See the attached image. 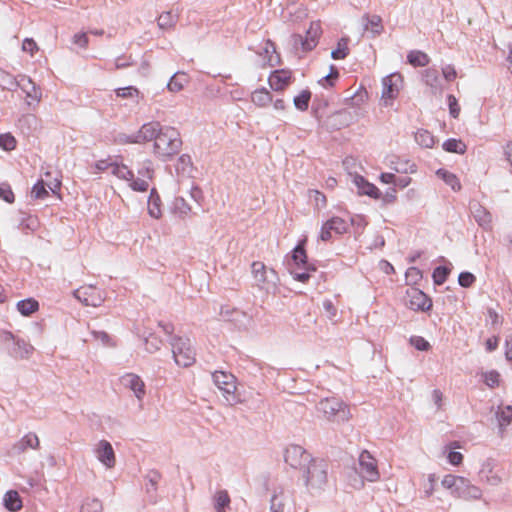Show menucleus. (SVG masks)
I'll return each instance as SVG.
<instances>
[{
	"label": "nucleus",
	"instance_id": "obj_37",
	"mask_svg": "<svg viewBox=\"0 0 512 512\" xmlns=\"http://www.w3.org/2000/svg\"><path fill=\"white\" fill-rule=\"evenodd\" d=\"M436 175L441 178L448 186H450L453 191H459L461 189V184L458 177L448 170L440 168L436 171Z\"/></svg>",
	"mask_w": 512,
	"mask_h": 512
},
{
	"label": "nucleus",
	"instance_id": "obj_31",
	"mask_svg": "<svg viewBox=\"0 0 512 512\" xmlns=\"http://www.w3.org/2000/svg\"><path fill=\"white\" fill-rule=\"evenodd\" d=\"M304 242L305 240L294 248L292 259L295 265H297L299 268L315 271L316 267L307 261V255L303 245Z\"/></svg>",
	"mask_w": 512,
	"mask_h": 512
},
{
	"label": "nucleus",
	"instance_id": "obj_33",
	"mask_svg": "<svg viewBox=\"0 0 512 512\" xmlns=\"http://www.w3.org/2000/svg\"><path fill=\"white\" fill-rule=\"evenodd\" d=\"M189 78L184 72H176L167 83V89L172 93L180 92L188 84Z\"/></svg>",
	"mask_w": 512,
	"mask_h": 512
},
{
	"label": "nucleus",
	"instance_id": "obj_4",
	"mask_svg": "<svg viewBox=\"0 0 512 512\" xmlns=\"http://www.w3.org/2000/svg\"><path fill=\"white\" fill-rule=\"evenodd\" d=\"M251 274L254 285L267 294H275L278 290L279 277L273 268H268L261 261L251 264Z\"/></svg>",
	"mask_w": 512,
	"mask_h": 512
},
{
	"label": "nucleus",
	"instance_id": "obj_10",
	"mask_svg": "<svg viewBox=\"0 0 512 512\" xmlns=\"http://www.w3.org/2000/svg\"><path fill=\"white\" fill-rule=\"evenodd\" d=\"M74 297L85 306L98 307L104 300V293L93 285H86L73 292Z\"/></svg>",
	"mask_w": 512,
	"mask_h": 512
},
{
	"label": "nucleus",
	"instance_id": "obj_26",
	"mask_svg": "<svg viewBox=\"0 0 512 512\" xmlns=\"http://www.w3.org/2000/svg\"><path fill=\"white\" fill-rule=\"evenodd\" d=\"M472 214L475 221L483 229L490 230L492 228V215L485 207L480 204L473 205Z\"/></svg>",
	"mask_w": 512,
	"mask_h": 512
},
{
	"label": "nucleus",
	"instance_id": "obj_54",
	"mask_svg": "<svg viewBox=\"0 0 512 512\" xmlns=\"http://www.w3.org/2000/svg\"><path fill=\"white\" fill-rule=\"evenodd\" d=\"M0 147L6 151H11V150L15 149V147H16L15 138L9 133L1 134L0 135Z\"/></svg>",
	"mask_w": 512,
	"mask_h": 512
},
{
	"label": "nucleus",
	"instance_id": "obj_38",
	"mask_svg": "<svg viewBox=\"0 0 512 512\" xmlns=\"http://www.w3.org/2000/svg\"><path fill=\"white\" fill-rule=\"evenodd\" d=\"M408 62L414 67H425L429 64V56L419 50H412L407 55Z\"/></svg>",
	"mask_w": 512,
	"mask_h": 512
},
{
	"label": "nucleus",
	"instance_id": "obj_28",
	"mask_svg": "<svg viewBox=\"0 0 512 512\" xmlns=\"http://www.w3.org/2000/svg\"><path fill=\"white\" fill-rule=\"evenodd\" d=\"M422 79L424 83L431 88L433 94L442 92V84L437 69H425L422 73Z\"/></svg>",
	"mask_w": 512,
	"mask_h": 512
},
{
	"label": "nucleus",
	"instance_id": "obj_13",
	"mask_svg": "<svg viewBox=\"0 0 512 512\" xmlns=\"http://www.w3.org/2000/svg\"><path fill=\"white\" fill-rule=\"evenodd\" d=\"M349 229V223L345 219L334 216L324 222L321 226L320 233H319V239L321 241H329L332 238V233L341 235L348 231Z\"/></svg>",
	"mask_w": 512,
	"mask_h": 512
},
{
	"label": "nucleus",
	"instance_id": "obj_64",
	"mask_svg": "<svg viewBox=\"0 0 512 512\" xmlns=\"http://www.w3.org/2000/svg\"><path fill=\"white\" fill-rule=\"evenodd\" d=\"M442 74L445 80L447 81H453L457 77V72L453 65H445L442 68Z\"/></svg>",
	"mask_w": 512,
	"mask_h": 512
},
{
	"label": "nucleus",
	"instance_id": "obj_50",
	"mask_svg": "<svg viewBox=\"0 0 512 512\" xmlns=\"http://www.w3.org/2000/svg\"><path fill=\"white\" fill-rule=\"evenodd\" d=\"M450 273V270L445 266H438L432 273L433 282L436 285H442Z\"/></svg>",
	"mask_w": 512,
	"mask_h": 512
},
{
	"label": "nucleus",
	"instance_id": "obj_3",
	"mask_svg": "<svg viewBox=\"0 0 512 512\" xmlns=\"http://www.w3.org/2000/svg\"><path fill=\"white\" fill-rule=\"evenodd\" d=\"M441 485L456 498L479 500L482 497V490L463 476L447 474L443 477Z\"/></svg>",
	"mask_w": 512,
	"mask_h": 512
},
{
	"label": "nucleus",
	"instance_id": "obj_56",
	"mask_svg": "<svg viewBox=\"0 0 512 512\" xmlns=\"http://www.w3.org/2000/svg\"><path fill=\"white\" fill-rule=\"evenodd\" d=\"M338 76H339L338 70L332 65L330 67V73L328 75L324 76L323 78H321L319 80V83L325 88L332 87L334 85L333 80L337 79Z\"/></svg>",
	"mask_w": 512,
	"mask_h": 512
},
{
	"label": "nucleus",
	"instance_id": "obj_45",
	"mask_svg": "<svg viewBox=\"0 0 512 512\" xmlns=\"http://www.w3.org/2000/svg\"><path fill=\"white\" fill-rule=\"evenodd\" d=\"M310 98L311 92L309 90H303L299 95L294 97V106L300 111H306L309 106Z\"/></svg>",
	"mask_w": 512,
	"mask_h": 512
},
{
	"label": "nucleus",
	"instance_id": "obj_17",
	"mask_svg": "<svg viewBox=\"0 0 512 512\" xmlns=\"http://www.w3.org/2000/svg\"><path fill=\"white\" fill-rule=\"evenodd\" d=\"M290 492L282 486H276L271 490L268 512H284L285 506L290 502Z\"/></svg>",
	"mask_w": 512,
	"mask_h": 512
},
{
	"label": "nucleus",
	"instance_id": "obj_22",
	"mask_svg": "<svg viewBox=\"0 0 512 512\" xmlns=\"http://www.w3.org/2000/svg\"><path fill=\"white\" fill-rule=\"evenodd\" d=\"M149 126L143 124L140 129L133 134H120L117 137V142L120 144H141L147 142V138L151 137Z\"/></svg>",
	"mask_w": 512,
	"mask_h": 512
},
{
	"label": "nucleus",
	"instance_id": "obj_51",
	"mask_svg": "<svg viewBox=\"0 0 512 512\" xmlns=\"http://www.w3.org/2000/svg\"><path fill=\"white\" fill-rule=\"evenodd\" d=\"M80 512H102V503L98 499H87Z\"/></svg>",
	"mask_w": 512,
	"mask_h": 512
},
{
	"label": "nucleus",
	"instance_id": "obj_1",
	"mask_svg": "<svg viewBox=\"0 0 512 512\" xmlns=\"http://www.w3.org/2000/svg\"><path fill=\"white\" fill-rule=\"evenodd\" d=\"M152 130L147 142L154 140L153 153L163 161L177 154L182 146L180 133L171 126H163L157 121L146 123Z\"/></svg>",
	"mask_w": 512,
	"mask_h": 512
},
{
	"label": "nucleus",
	"instance_id": "obj_27",
	"mask_svg": "<svg viewBox=\"0 0 512 512\" xmlns=\"http://www.w3.org/2000/svg\"><path fill=\"white\" fill-rule=\"evenodd\" d=\"M290 79L291 72L286 70H275L269 76V84L273 90L280 91L290 83Z\"/></svg>",
	"mask_w": 512,
	"mask_h": 512
},
{
	"label": "nucleus",
	"instance_id": "obj_59",
	"mask_svg": "<svg viewBox=\"0 0 512 512\" xmlns=\"http://www.w3.org/2000/svg\"><path fill=\"white\" fill-rule=\"evenodd\" d=\"M410 343L419 351H427L430 348L429 342L421 336H412Z\"/></svg>",
	"mask_w": 512,
	"mask_h": 512
},
{
	"label": "nucleus",
	"instance_id": "obj_18",
	"mask_svg": "<svg viewBox=\"0 0 512 512\" xmlns=\"http://www.w3.org/2000/svg\"><path fill=\"white\" fill-rule=\"evenodd\" d=\"M408 306L414 311H426L432 306L431 299L421 290L410 288L407 290Z\"/></svg>",
	"mask_w": 512,
	"mask_h": 512
},
{
	"label": "nucleus",
	"instance_id": "obj_47",
	"mask_svg": "<svg viewBox=\"0 0 512 512\" xmlns=\"http://www.w3.org/2000/svg\"><path fill=\"white\" fill-rule=\"evenodd\" d=\"M184 189H186L189 192L191 198L196 203H198L199 205L201 204L202 198H203L202 191L197 186L194 185L193 181L190 178L186 179V182H185L181 192H183Z\"/></svg>",
	"mask_w": 512,
	"mask_h": 512
},
{
	"label": "nucleus",
	"instance_id": "obj_57",
	"mask_svg": "<svg viewBox=\"0 0 512 512\" xmlns=\"http://www.w3.org/2000/svg\"><path fill=\"white\" fill-rule=\"evenodd\" d=\"M499 381L500 374L495 370L488 371L484 374V382L490 388L497 387L499 385Z\"/></svg>",
	"mask_w": 512,
	"mask_h": 512
},
{
	"label": "nucleus",
	"instance_id": "obj_60",
	"mask_svg": "<svg viewBox=\"0 0 512 512\" xmlns=\"http://www.w3.org/2000/svg\"><path fill=\"white\" fill-rule=\"evenodd\" d=\"M0 198H2L7 203L14 202V194L12 192L10 185H8L7 183L0 184Z\"/></svg>",
	"mask_w": 512,
	"mask_h": 512
},
{
	"label": "nucleus",
	"instance_id": "obj_42",
	"mask_svg": "<svg viewBox=\"0 0 512 512\" xmlns=\"http://www.w3.org/2000/svg\"><path fill=\"white\" fill-rule=\"evenodd\" d=\"M271 100V94L265 88L257 89L252 93V101L258 106H266Z\"/></svg>",
	"mask_w": 512,
	"mask_h": 512
},
{
	"label": "nucleus",
	"instance_id": "obj_14",
	"mask_svg": "<svg viewBox=\"0 0 512 512\" xmlns=\"http://www.w3.org/2000/svg\"><path fill=\"white\" fill-rule=\"evenodd\" d=\"M401 83L402 77L399 73H392L383 78L382 99L386 106L397 97Z\"/></svg>",
	"mask_w": 512,
	"mask_h": 512
},
{
	"label": "nucleus",
	"instance_id": "obj_34",
	"mask_svg": "<svg viewBox=\"0 0 512 512\" xmlns=\"http://www.w3.org/2000/svg\"><path fill=\"white\" fill-rule=\"evenodd\" d=\"M495 415L498 421L499 430L503 433L505 428L512 422V405L498 407Z\"/></svg>",
	"mask_w": 512,
	"mask_h": 512
},
{
	"label": "nucleus",
	"instance_id": "obj_63",
	"mask_svg": "<svg viewBox=\"0 0 512 512\" xmlns=\"http://www.w3.org/2000/svg\"><path fill=\"white\" fill-rule=\"evenodd\" d=\"M447 100H448L450 115L453 118H457L460 113V107L457 103L456 97L454 95H448Z\"/></svg>",
	"mask_w": 512,
	"mask_h": 512
},
{
	"label": "nucleus",
	"instance_id": "obj_8",
	"mask_svg": "<svg viewBox=\"0 0 512 512\" xmlns=\"http://www.w3.org/2000/svg\"><path fill=\"white\" fill-rule=\"evenodd\" d=\"M321 34L322 28L320 21H312L304 38L300 34L292 35L293 45H300L304 52L311 51L317 46Z\"/></svg>",
	"mask_w": 512,
	"mask_h": 512
},
{
	"label": "nucleus",
	"instance_id": "obj_44",
	"mask_svg": "<svg viewBox=\"0 0 512 512\" xmlns=\"http://www.w3.org/2000/svg\"><path fill=\"white\" fill-rule=\"evenodd\" d=\"M173 212L180 217H185L191 212V207L182 196H177L173 201Z\"/></svg>",
	"mask_w": 512,
	"mask_h": 512
},
{
	"label": "nucleus",
	"instance_id": "obj_5",
	"mask_svg": "<svg viewBox=\"0 0 512 512\" xmlns=\"http://www.w3.org/2000/svg\"><path fill=\"white\" fill-rule=\"evenodd\" d=\"M316 409L325 419L333 422H345L351 416L348 406L342 400L335 397H327L320 400Z\"/></svg>",
	"mask_w": 512,
	"mask_h": 512
},
{
	"label": "nucleus",
	"instance_id": "obj_49",
	"mask_svg": "<svg viewBox=\"0 0 512 512\" xmlns=\"http://www.w3.org/2000/svg\"><path fill=\"white\" fill-rule=\"evenodd\" d=\"M91 335L95 341L99 342L104 347L115 346L113 339L105 331L92 330Z\"/></svg>",
	"mask_w": 512,
	"mask_h": 512
},
{
	"label": "nucleus",
	"instance_id": "obj_55",
	"mask_svg": "<svg viewBox=\"0 0 512 512\" xmlns=\"http://www.w3.org/2000/svg\"><path fill=\"white\" fill-rule=\"evenodd\" d=\"M161 344L162 341L154 335H150L145 339V349L149 353H154L158 351L160 349Z\"/></svg>",
	"mask_w": 512,
	"mask_h": 512
},
{
	"label": "nucleus",
	"instance_id": "obj_9",
	"mask_svg": "<svg viewBox=\"0 0 512 512\" xmlns=\"http://www.w3.org/2000/svg\"><path fill=\"white\" fill-rule=\"evenodd\" d=\"M359 475L362 479L369 482H376L380 479V472L378 470V462L372 454L363 450L358 457Z\"/></svg>",
	"mask_w": 512,
	"mask_h": 512
},
{
	"label": "nucleus",
	"instance_id": "obj_2",
	"mask_svg": "<svg viewBox=\"0 0 512 512\" xmlns=\"http://www.w3.org/2000/svg\"><path fill=\"white\" fill-rule=\"evenodd\" d=\"M300 479L311 495L319 494L328 482V465L318 458H312L303 469L300 470Z\"/></svg>",
	"mask_w": 512,
	"mask_h": 512
},
{
	"label": "nucleus",
	"instance_id": "obj_43",
	"mask_svg": "<svg viewBox=\"0 0 512 512\" xmlns=\"http://www.w3.org/2000/svg\"><path fill=\"white\" fill-rule=\"evenodd\" d=\"M176 22L177 17L170 11L162 13L157 19L158 27L164 30L173 28Z\"/></svg>",
	"mask_w": 512,
	"mask_h": 512
},
{
	"label": "nucleus",
	"instance_id": "obj_48",
	"mask_svg": "<svg viewBox=\"0 0 512 512\" xmlns=\"http://www.w3.org/2000/svg\"><path fill=\"white\" fill-rule=\"evenodd\" d=\"M115 92L118 97L134 99L136 102L142 97L140 91L134 86L118 88Z\"/></svg>",
	"mask_w": 512,
	"mask_h": 512
},
{
	"label": "nucleus",
	"instance_id": "obj_23",
	"mask_svg": "<svg viewBox=\"0 0 512 512\" xmlns=\"http://www.w3.org/2000/svg\"><path fill=\"white\" fill-rule=\"evenodd\" d=\"M243 401V395L237 387V380L233 374L226 373V404L235 405Z\"/></svg>",
	"mask_w": 512,
	"mask_h": 512
},
{
	"label": "nucleus",
	"instance_id": "obj_6",
	"mask_svg": "<svg viewBox=\"0 0 512 512\" xmlns=\"http://www.w3.org/2000/svg\"><path fill=\"white\" fill-rule=\"evenodd\" d=\"M171 347L176 365L187 368L195 363L196 353L189 338L174 337Z\"/></svg>",
	"mask_w": 512,
	"mask_h": 512
},
{
	"label": "nucleus",
	"instance_id": "obj_24",
	"mask_svg": "<svg viewBox=\"0 0 512 512\" xmlns=\"http://www.w3.org/2000/svg\"><path fill=\"white\" fill-rule=\"evenodd\" d=\"M4 340L15 341V348L12 351V355L16 358H28L34 350L33 346L27 343L26 341L20 339L15 340V337L11 332L4 333Z\"/></svg>",
	"mask_w": 512,
	"mask_h": 512
},
{
	"label": "nucleus",
	"instance_id": "obj_30",
	"mask_svg": "<svg viewBox=\"0 0 512 512\" xmlns=\"http://www.w3.org/2000/svg\"><path fill=\"white\" fill-rule=\"evenodd\" d=\"M40 441L38 436L35 433L29 432L25 434L17 443H15L13 449L17 453H23L27 449H37L39 448Z\"/></svg>",
	"mask_w": 512,
	"mask_h": 512
},
{
	"label": "nucleus",
	"instance_id": "obj_39",
	"mask_svg": "<svg viewBox=\"0 0 512 512\" xmlns=\"http://www.w3.org/2000/svg\"><path fill=\"white\" fill-rule=\"evenodd\" d=\"M442 147L447 152L457 154H464L467 150L466 144L462 140L455 138L447 139Z\"/></svg>",
	"mask_w": 512,
	"mask_h": 512
},
{
	"label": "nucleus",
	"instance_id": "obj_52",
	"mask_svg": "<svg viewBox=\"0 0 512 512\" xmlns=\"http://www.w3.org/2000/svg\"><path fill=\"white\" fill-rule=\"evenodd\" d=\"M138 178L145 179L148 183L154 176V169L151 161L147 160L143 163V166L138 170Z\"/></svg>",
	"mask_w": 512,
	"mask_h": 512
},
{
	"label": "nucleus",
	"instance_id": "obj_11",
	"mask_svg": "<svg viewBox=\"0 0 512 512\" xmlns=\"http://www.w3.org/2000/svg\"><path fill=\"white\" fill-rule=\"evenodd\" d=\"M312 458L300 445H290L285 449L284 460L293 469L300 471Z\"/></svg>",
	"mask_w": 512,
	"mask_h": 512
},
{
	"label": "nucleus",
	"instance_id": "obj_20",
	"mask_svg": "<svg viewBox=\"0 0 512 512\" xmlns=\"http://www.w3.org/2000/svg\"><path fill=\"white\" fill-rule=\"evenodd\" d=\"M260 62L263 66H275L279 63V55L276 52L275 44L271 40L264 41L258 51Z\"/></svg>",
	"mask_w": 512,
	"mask_h": 512
},
{
	"label": "nucleus",
	"instance_id": "obj_46",
	"mask_svg": "<svg viewBox=\"0 0 512 512\" xmlns=\"http://www.w3.org/2000/svg\"><path fill=\"white\" fill-rule=\"evenodd\" d=\"M349 53L348 40L341 38L337 43V48L332 50L331 57L334 60L344 59Z\"/></svg>",
	"mask_w": 512,
	"mask_h": 512
},
{
	"label": "nucleus",
	"instance_id": "obj_7",
	"mask_svg": "<svg viewBox=\"0 0 512 512\" xmlns=\"http://www.w3.org/2000/svg\"><path fill=\"white\" fill-rule=\"evenodd\" d=\"M111 173L118 179L127 181L133 191L146 192L149 190V183L143 178H135L133 171L124 164L114 162Z\"/></svg>",
	"mask_w": 512,
	"mask_h": 512
},
{
	"label": "nucleus",
	"instance_id": "obj_41",
	"mask_svg": "<svg viewBox=\"0 0 512 512\" xmlns=\"http://www.w3.org/2000/svg\"><path fill=\"white\" fill-rule=\"evenodd\" d=\"M415 141L424 148H431L435 143L433 135L424 129H419L415 133Z\"/></svg>",
	"mask_w": 512,
	"mask_h": 512
},
{
	"label": "nucleus",
	"instance_id": "obj_62",
	"mask_svg": "<svg viewBox=\"0 0 512 512\" xmlns=\"http://www.w3.org/2000/svg\"><path fill=\"white\" fill-rule=\"evenodd\" d=\"M22 50L33 56L38 51V45L32 38H25L22 43Z\"/></svg>",
	"mask_w": 512,
	"mask_h": 512
},
{
	"label": "nucleus",
	"instance_id": "obj_16",
	"mask_svg": "<svg viewBox=\"0 0 512 512\" xmlns=\"http://www.w3.org/2000/svg\"><path fill=\"white\" fill-rule=\"evenodd\" d=\"M17 86L25 93L28 105L38 104L42 98L41 89L26 75H20Z\"/></svg>",
	"mask_w": 512,
	"mask_h": 512
},
{
	"label": "nucleus",
	"instance_id": "obj_15",
	"mask_svg": "<svg viewBox=\"0 0 512 512\" xmlns=\"http://www.w3.org/2000/svg\"><path fill=\"white\" fill-rule=\"evenodd\" d=\"M122 385L130 390L135 398L142 402L146 396V385L143 379L135 373H126L120 379Z\"/></svg>",
	"mask_w": 512,
	"mask_h": 512
},
{
	"label": "nucleus",
	"instance_id": "obj_12",
	"mask_svg": "<svg viewBox=\"0 0 512 512\" xmlns=\"http://www.w3.org/2000/svg\"><path fill=\"white\" fill-rule=\"evenodd\" d=\"M93 454L96 459L106 468L113 469L116 465V454L111 443L105 439L99 440L93 446Z\"/></svg>",
	"mask_w": 512,
	"mask_h": 512
},
{
	"label": "nucleus",
	"instance_id": "obj_35",
	"mask_svg": "<svg viewBox=\"0 0 512 512\" xmlns=\"http://www.w3.org/2000/svg\"><path fill=\"white\" fill-rule=\"evenodd\" d=\"M3 503L5 508L11 512L19 511L22 508V500L19 493L15 490L6 492Z\"/></svg>",
	"mask_w": 512,
	"mask_h": 512
},
{
	"label": "nucleus",
	"instance_id": "obj_61",
	"mask_svg": "<svg viewBox=\"0 0 512 512\" xmlns=\"http://www.w3.org/2000/svg\"><path fill=\"white\" fill-rule=\"evenodd\" d=\"M476 280V277L470 272H461L458 276V283L462 287H470Z\"/></svg>",
	"mask_w": 512,
	"mask_h": 512
},
{
	"label": "nucleus",
	"instance_id": "obj_32",
	"mask_svg": "<svg viewBox=\"0 0 512 512\" xmlns=\"http://www.w3.org/2000/svg\"><path fill=\"white\" fill-rule=\"evenodd\" d=\"M362 20H363L364 29L367 31H370L372 33L373 37L379 35L382 32L383 26H382V19L380 16H378V15L370 16L368 14H365L362 17Z\"/></svg>",
	"mask_w": 512,
	"mask_h": 512
},
{
	"label": "nucleus",
	"instance_id": "obj_29",
	"mask_svg": "<svg viewBox=\"0 0 512 512\" xmlns=\"http://www.w3.org/2000/svg\"><path fill=\"white\" fill-rule=\"evenodd\" d=\"M161 198L155 188L150 189L147 202V211L150 217L160 219L162 217Z\"/></svg>",
	"mask_w": 512,
	"mask_h": 512
},
{
	"label": "nucleus",
	"instance_id": "obj_19",
	"mask_svg": "<svg viewBox=\"0 0 512 512\" xmlns=\"http://www.w3.org/2000/svg\"><path fill=\"white\" fill-rule=\"evenodd\" d=\"M226 323L238 331L247 330L252 324V316L245 311L233 309L226 311Z\"/></svg>",
	"mask_w": 512,
	"mask_h": 512
},
{
	"label": "nucleus",
	"instance_id": "obj_53",
	"mask_svg": "<svg viewBox=\"0 0 512 512\" xmlns=\"http://www.w3.org/2000/svg\"><path fill=\"white\" fill-rule=\"evenodd\" d=\"M31 196L35 199H44L48 196V191L43 180L38 181L31 190Z\"/></svg>",
	"mask_w": 512,
	"mask_h": 512
},
{
	"label": "nucleus",
	"instance_id": "obj_25",
	"mask_svg": "<svg viewBox=\"0 0 512 512\" xmlns=\"http://www.w3.org/2000/svg\"><path fill=\"white\" fill-rule=\"evenodd\" d=\"M353 182L361 195H367L371 198L378 199L381 195L379 189L372 183L368 182L363 176L355 175Z\"/></svg>",
	"mask_w": 512,
	"mask_h": 512
},
{
	"label": "nucleus",
	"instance_id": "obj_40",
	"mask_svg": "<svg viewBox=\"0 0 512 512\" xmlns=\"http://www.w3.org/2000/svg\"><path fill=\"white\" fill-rule=\"evenodd\" d=\"M39 308V304L36 300L29 298L21 300L17 303V309L23 316H29Z\"/></svg>",
	"mask_w": 512,
	"mask_h": 512
},
{
	"label": "nucleus",
	"instance_id": "obj_21",
	"mask_svg": "<svg viewBox=\"0 0 512 512\" xmlns=\"http://www.w3.org/2000/svg\"><path fill=\"white\" fill-rule=\"evenodd\" d=\"M175 169L178 174V189L176 193H181V190L186 182V179H191L190 172L192 170V162L190 156L186 154L181 155L177 160Z\"/></svg>",
	"mask_w": 512,
	"mask_h": 512
},
{
	"label": "nucleus",
	"instance_id": "obj_58",
	"mask_svg": "<svg viewBox=\"0 0 512 512\" xmlns=\"http://www.w3.org/2000/svg\"><path fill=\"white\" fill-rule=\"evenodd\" d=\"M39 227V221L35 216H27L21 222V228L23 230L35 231Z\"/></svg>",
	"mask_w": 512,
	"mask_h": 512
},
{
	"label": "nucleus",
	"instance_id": "obj_36",
	"mask_svg": "<svg viewBox=\"0 0 512 512\" xmlns=\"http://www.w3.org/2000/svg\"><path fill=\"white\" fill-rule=\"evenodd\" d=\"M479 476L483 483H486L490 486H498L502 481L501 477L497 473L493 472L489 464L483 466V468L480 470Z\"/></svg>",
	"mask_w": 512,
	"mask_h": 512
}]
</instances>
